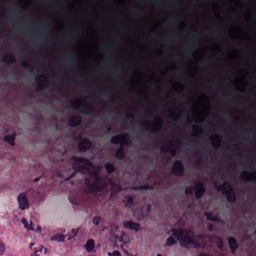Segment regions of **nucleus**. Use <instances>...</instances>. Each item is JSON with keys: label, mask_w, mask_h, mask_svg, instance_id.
<instances>
[{"label": "nucleus", "mask_w": 256, "mask_h": 256, "mask_svg": "<svg viewBox=\"0 0 256 256\" xmlns=\"http://www.w3.org/2000/svg\"><path fill=\"white\" fill-rule=\"evenodd\" d=\"M70 159L74 163L73 169H76L79 173H83V171L88 173V176L85 178V184L91 193H99L105 189L103 177L95 170L93 162L81 156H71Z\"/></svg>", "instance_id": "obj_1"}, {"label": "nucleus", "mask_w": 256, "mask_h": 256, "mask_svg": "<svg viewBox=\"0 0 256 256\" xmlns=\"http://www.w3.org/2000/svg\"><path fill=\"white\" fill-rule=\"evenodd\" d=\"M173 237L180 242L182 247H187V245H194L196 249H204L205 246L197 241H195L191 236H189V230L187 229H171Z\"/></svg>", "instance_id": "obj_2"}, {"label": "nucleus", "mask_w": 256, "mask_h": 256, "mask_svg": "<svg viewBox=\"0 0 256 256\" xmlns=\"http://www.w3.org/2000/svg\"><path fill=\"white\" fill-rule=\"evenodd\" d=\"M129 139V134H119L111 138L110 143H112V145H121L120 148L116 151V159H125V150L123 149V146L129 145Z\"/></svg>", "instance_id": "obj_3"}, {"label": "nucleus", "mask_w": 256, "mask_h": 256, "mask_svg": "<svg viewBox=\"0 0 256 256\" xmlns=\"http://www.w3.org/2000/svg\"><path fill=\"white\" fill-rule=\"evenodd\" d=\"M217 191H221L222 195L226 196L228 203H235L237 201V197L235 196V190L231 183L225 182L224 184L218 185L217 182L214 183Z\"/></svg>", "instance_id": "obj_4"}, {"label": "nucleus", "mask_w": 256, "mask_h": 256, "mask_svg": "<svg viewBox=\"0 0 256 256\" xmlns=\"http://www.w3.org/2000/svg\"><path fill=\"white\" fill-rule=\"evenodd\" d=\"M71 103H72L73 109H76L77 111H79V109H81L82 107L83 110H81V113H84V115H93L95 113V108H93V106L89 105L87 102L76 100Z\"/></svg>", "instance_id": "obj_5"}, {"label": "nucleus", "mask_w": 256, "mask_h": 256, "mask_svg": "<svg viewBox=\"0 0 256 256\" xmlns=\"http://www.w3.org/2000/svg\"><path fill=\"white\" fill-rule=\"evenodd\" d=\"M171 173L172 175H176V177H183L185 173V165L183 164V161L181 160L174 161L172 165Z\"/></svg>", "instance_id": "obj_6"}, {"label": "nucleus", "mask_w": 256, "mask_h": 256, "mask_svg": "<svg viewBox=\"0 0 256 256\" xmlns=\"http://www.w3.org/2000/svg\"><path fill=\"white\" fill-rule=\"evenodd\" d=\"M91 140L89 138H80V142L78 144V149L80 153H85L89 151L92 147Z\"/></svg>", "instance_id": "obj_7"}, {"label": "nucleus", "mask_w": 256, "mask_h": 256, "mask_svg": "<svg viewBox=\"0 0 256 256\" xmlns=\"http://www.w3.org/2000/svg\"><path fill=\"white\" fill-rule=\"evenodd\" d=\"M17 199H18L19 209H21V211H25V209H29V200L27 199V195L25 193H20Z\"/></svg>", "instance_id": "obj_8"}, {"label": "nucleus", "mask_w": 256, "mask_h": 256, "mask_svg": "<svg viewBox=\"0 0 256 256\" xmlns=\"http://www.w3.org/2000/svg\"><path fill=\"white\" fill-rule=\"evenodd\" d=\"M207 189L205 188V184L203 182H196L195 183V197L196 199H201Z\"/></svg>", "instance_id": "obj_9"}, {"label": "nucleus", "mask_w": 256, "mask_h": 256, "mask_svg": "<svg viewBox=\"0 0 256 256\" xmlns=\"http://www.w3.org/2000/svg\"><path fill=\"white\" fill-rule=\"evenodd\" d=\"M124 227L125 229H128L129 231H135V233H139L141 230V224L133 222V221H124Z\"/></svg>", "instance_id": "obj_10"}, {"label": "nucleus", "mask_w": 256, "mask_h": 256, "mask_svg": "<svg viewBox=\"0 0 256 256\" xmlns=\"http://www.w3.org/2000/svg\"><path fill=\"white\" fill-rule=\"evenodd\" d=\"M228 245L232 255H235V253H237V249H239V243H237V239H235V237H229Z\"/></svg>", "instance_id": "obj_11"}, {"label": "nucleus", "mask_w": 256, "mask_h": 256, "mask_svg": "<svg viewBox=\"0 0 256 256\" xmlns=\"http://www.w3.org/2000/svg\"><path fill=\"white\" fill-rule=\"evenodd\" d=\"M205 217L208 221H213V223H223V220L219 216L215 215L213 212H206Z\"/></svg>", "instance_id": "obj_12"}, {"label": "nucleus", "mask_w": 256, "mask_h": 256, "mask_svg": "<svg viewBox=\"0 0 256 256\" xmlns=\"http://www.w3.org/2000/svg\"><path fill=\"white\" fill-rule=\"evenodd\" d=\"M69 127H79L81 125V117L74 116L68 120Z\"/></svg>", "instance_id": "obj_13"}, {"label": "nucleus", "mask_w": 256, "mask_h": 256, "mask_svg": "<svg viewBox=\"0 0 256 256\" xmlns=\"http://www.w3.org/2000/svg\"><path fill=\"white\" fill-rule=\"evenodd\" d=\"M41 77H43V80L39 77L36 78L38 79L37 91H43V89H45V85H47V76L42 75Z\"/></svg>", "instance_id": "obj_14"}, {"label": "nucleus", "mask_w": 256, "mask_h": 256, "mask_svg": "<svg viewBox=\"0 0 256 256\" xmlns=\"http://www.w3.org/2000/svg\"><path fill=\"white\" fill-rule=\"evenodd\" d=\"M2 63H8L15 65L17 63V60L15 59V56L13 54H9V56H4L1 59Z\"/></svg>", "instance_id": "obj_15"}, {"label": "nucleus", "mask_w": 256, "mask_h": 256, "mask_svg": "<svg viewBox=\"0 0 256 256\" xmlns=\"http://www.w3.org/2000/svg\"><path fill=\"white\" fill-rule=\"evenodd\" d=\"M85 249L87 251V253H91L94 251L95 249V240L93 239H89L86 244H85Z\"/></svg>", "instance_id": "obj_16"}, {"label": "nucleus", "mask_w": 256, "mask_h": 256, "mask_svg": "<svg viewBox=\"0 0 256 256\" xmlns=\"http://www.w3.org/2000/svg\"><path fill=\"white\" fill-rule=\"evenodd\" d=\"M105 169H106V172L108 173V175H111L112 173H115V171H117V167H115V164H113L111 162H107L105 164Z\"/></svg>", "instance_id": "obj_17"}, {"label": "nucleus", "mask_w": 256, "mask_h": 256, "mask_svg": "<svg viewBox=\"0 0 256 256\" xmlns=\"http://www.w3.org/2000/svg\"><path fill=\"white\" fill-rule=\"evenodd\" d=\"M69 200L72 205H81L83 203V199L79 196L73 198L72 195L69 196Z\"/></svg>", "instance_id": "obj_18"}, {"label": "nucleus", "mask_w": 256, "mask_h": 256, "mask_svg": "<svg viewBox=\"0 0 256 256\" xmlns=\"http://www.w3.org/2000/svg\"><path fill=\"white\" fill-rule=\"evenodd\" d=\"M67 236L65 235H55L51 237V241H57L58 243H64Z\"/></svg>", "instance_id": "obj_19"}, {"label": "nucleus", "mask_w": 256, "mask_h": 256, "mask_svg": "<svg viewBox=\"0 0 256 256\" xmlns=\"http://www.w3.org/2000/svg\"><path fill=\"white\" fill-rule=\"evenodd\" d=\"M4 141L9 145H15V134L4 136Z\"/></svg>", "instance_id": "obj_20"}, {"label": "nucleus", "mask_w": 256, "mask_h": 256, "mask_svg": "<svg viewBox=\"0 0 256 256\" xmlns=\"http://www.w3.org/2000/svg\"><path fill=\"white\" fill-rule=\"evenodd\" d=\"M35 247V243H30V249L34 250V253L31 256H39L41 253H43V246L40 247V249L37 250Z\"/></svg>", "instance_id": "obj_21"}, {"label": "nucleus", "mask_w": 256, "mask_h": 256, "mask_svg": "<svg viewBox=\"0 0 256 256\" xmlns=\"http://www.w3.org/2000/svg\"><path fill=\"white\" fill-rule=\"evenodd\" d=\"M240 177H241L242 181L249 182V181H251V177H253V174H251L247 171H244L241 173Z\"/></svg>", "instance_id": "obj_22"}, {"label": "nucleus", "mask_w": 256, "mask_h": 256, "mask_svg": "<svg viewBox=\"0 0 256 256\" xmlns=\"http://www.w3.org/2000/svg\"><path fill=\"white\" fill-rule=\"evenodd\" d=\"M134 189L136 191H149L151 189H153V186L149 185V184H143V185H140L138 187H134Z\"/></svg>", "instance_id": "obj_23"}, {"label": "nucleus", "mask_w": 256, "mask_h": 256, "mask_svg": "<svg viewBox=\"0 0 256 256\" xmlns=\"http://www.w3.org/2000/svg\"><path fill=\"white\" fill-rule=\"evenodd\" d=\"M125 206L126 207H133V204L135 203V199L133 196H125Z\"/></svg>", "instance_id": "obj_24"}, {"label": "nucleus", "mask_w": 256, "mask_h": 256, "mask_svg": "<svg viewBox=\"0 0 256 256\" xmlns=\"http://www.w3.org/2000/svg\"><path fill=\"white\" fill-rule=\"evenodd\" d=\"M177 244V240H175V238H173V236H170L167 240H166V245L167 247H173V245Z\"/></svg>", "instance_id": "obj_25"}, {"label": "nucleus", "mask_w": 256, "mask_h": 256, "mask_svg": "<svg viewBox=\"0 0 256 256\" xmlns=\"http://www.w3.org/2000/svg\"><path fill=\"white\" fill-rule=\"evenodd\" d=\"M22 223H23L25 229H28L30 231H35V228H33V225L29 226V222H27V219L23 218Z\"/></svg>", "instance_id": "obj_26"}, {"label": "nucleus", "mask_w": 256, "mask_h": 256, "mask_svg": "<svg viewBox=\"0 0 256 256\" xmlns=\"http://www.w3.org/2000/svg\"><path fill=\"white\" fill-rule=\"evenodd\" d=\"M71 234H72V236L68 237V241H70V239H75V237H77V235L79 234V230L78 229H72Z\"/></svg>", "instance_id": "obj_27"}, {"label": "nucleus", "mask_w": 256, "mask_h": 256, "mask_svg": "<svg viewBox=\"0 0 256 256\" xmlns=\"http://www.w3.org/2000/svg\"><path fill=\"white\" fill-rule=\"evenodd\" d=\"M21 67H23L24 69H29V71H33V67H31V65H29V63L25 61L21 62Z\"/></svg>", "instance_id": "obj_28"}, {"label": "nucleus", "mask_w": 256, "mask_h": 256, "mask_svg": "<svg viewBox=\"0 0 256 256\" xmlns=\"http://www.w3.org/2000/svg\"><path fill=\"white\" fill-rule=\"evenodd\" d=\"M92 221H93V224L97 226L101 223V217L96 216V217L93 218Z\"/></svg>", "instance_id": "obj_29"}, {"label": "nucleus", "mask_w": 256, "mask_h": 256, "mask_svg": "<svg viewBox=\"0 0 256 256\" xmlns=\"http://www.w3.org/2000/svg\"><path fill=\"white\" fill-rule=\"evenodd\" d=\"M139 127H140V129H142V131H150L151 133H154V134L157 133V131H153V130L145 128V124H140Z\"/></svg>", "instance_id": "obj_30"}, {"label": "nucleus", "mask_w": 256, "mask_h": 256, "mask_svg": "<svg viewBox=\"0 0 256 256\" xmlns=\"http://www.w3.org/2000/svg\"><path fill=\"white\" fill-rule=\"evenodd\" d=\"M185 195H193V187L186 188Z\"/></svg>", "instance_id": "obj_31"}, {"label": "nucleus", "mask_w": 256, "mask_h": 256, "mask_svg": "<svg viewBox=\"0 0 256 256\" xmlns=\"http://www.w3.org/2000/svg\"><path fill=\"white\" fill-rule=\"evenodd\" d=\"M5 253V243L0 242V255H3Z\"/></svg>", "instance_id": "obj_32"}, {"label": "nucleus", "mask_w": 256, "mask_h": 256, "mask_svg": "<svg viewBox=\"0 0 256 256\" xmlns=\"http://www.w3.org/2000/svg\"><path fill=\"white\" fill-rule=\"evenodd\" d=\"M108 255L109 256H121V252L114 250L112 253L108 252Z\"/></svg>", "instance_id": "obj_33"}, {"label": "nucleus", "mask_w": 256, "mask_h": 256, "mask_svg": "<svg viewBox=\"0 0 256 256\" xmlns=\"http://www.w3.org/2000/svg\"><path fill=\"white\" fill-rule=\"evenodd\" d=\"M169 153H170V155H172V157H175V155L177 154V150L175 148H171L169 150Z\"/></svg>", "instance_id": "obj_34"}, {"label": "nucleus", "mask_w": 256, "mask_h": 256, "mask_svg": "<svg viewBox=\"0 0 256 256\" xmlns=\"http://www.w3.org/2000/svg\"><path fill=\"white\" fill-rule=\"evenodd\" d=\"M218 241H219L218 247H219L220 249H223V240H221V238H219Z\"/></svg>", "instance_id": "obj_35"}, {"label": "nucleus", "mask_w": 256, "mask_h": 256, "mask_svg": "<svg viewBox=\"0 0 256 256\" xmlns=\"http://www.w3.org/2000/svg\"><path fill=\"white\" fill-rule=\"evenodd\" d=\"M126 118L128 121H131V119H135V116H130L129 114H126Z\"/></svg>", "instance_id": "obj_36"}, {"label": "nucleus", "mask_w": 256, "mask_h": 256, "mask_svg": "<svg viewBox=\"0 0 256 256\" xmlns=\"http://www.w3.org/2000/svg\"><path fill=\"white\" fill-rule=\"evenodd\" d=\"M208 230H209V231H213V225H209V226H208Z\"/></svg>", "instance_id": "obj_37"}, {"label": "nucleus", "mask_w": 256, "mask_h": 256, "mask_svg": "<svg viewBox=\"0 0 256 256\" xmlns=\"http://www.w3.org/2000/svg\"><path fill=\"white\" fill-rule=\"evenodd\" d=\"M146 127H149L151 125V122H145Z\"/></svg>", "instance_id": "obj_38"}, {"label": "nucleus", "mask_w": 256, "mask_h": 256, "mask_svg": "<svg viewBox=\"0 0 256 256\" xmlns=\"http://www.w3.org/2000/svg\"><path fill=\"white\" fill-rule=\"evenodd\" d=\"M102 95H105L106 97H109L105 91L102 92Z\"/></svg>", "instance_id": "obj_39"}, {"label": "nucleus", "mask_w": 256, "mask_h": 256, "mask_svg": "<svg viewBox=\"0 0 256 256\" xmlns=\"http://www.w3.org/2000/svg\"><path fill=\"white\" fill-rule=\"evenodd\" d=\"M108 133H111V127L107 128Z\"/></svg>", "instance_id": "obj_40"}, {"label": "nucleus", "mask_w": 256, "mask_h": 256, "mask_svg": "<svg viewBox=\"0 0 256 256\" xmlns=\"http://www.w3.org/2000/svg\"><path fill=\"white\" fill-rule=\"evenodd\" d=\"M40 178H35L34 179V183H37V181H39Z\"/></svg>", "instance_id": "obj_41"}, {"label": "nucleus", "mask_w": 256, "mask_h": 256, "mask_svg": "<svg viewBox=\"0 0 256 256\" xmlns=\"http://www.w3.org/2000/svg\"><path fill=\"white\" fill-rule=\"evenodd\" d=\"M70 57L73 59V61H76V59L73 55H70Z\"/></svg>", "instance_id": "obj_42"}, {"label": "nucleus", "mask_w": 256, "mask_h": 256, "mask_svg": "<svg viewBox=\"0 0 256 256\" xmlns=\"http://www.w3.org/2000/svg\"><path fill=\"white\" fill-rule=\"evenodd\" d=\"M43 26H44V27H47V22H44V23H43Z\"/></svg>", "instance_id": "obj_43"}, {"label": "nucleus", "mask_w": 256, "mask_h": 256, "mask_svg": "<svg viewBox=\"0 0 256 256\" xmlns=\"http://www.w3.org/2000/svg\"><path fill=\"white\" fill-rule=\"evenodd\" d=\"M196 157H198L199 159H201V155H199V154H196Z\"/></svg>", "instance_id": "obj_44"}, {"label": "nucleus", "mask_w": 256, "mask_h": 256, "mask_svg": "<svg viewBox=\"0 0 256 256\" xmlns=\"http://www.w3.org/2000/svg\"><path fill=\"white\" fill-rule=\"evenodd\" d=\"M37 229H38V231H41V227L40 226H38Z\"/></svg>", "instance_id": "obj_45"}, {"label": "nucleus", "mask_w": 256, "mask_h": 256, "mask_svg": "<svg viewBox=\"0 0 256 256\" xmlns=\"http://www.w3.org/2000/svg\"><path fill=\"white\" fill-rule=\"evenodd\" d=\"M254 178H255L254 181H256V173L254 174Z\"/></svg>", "instance_id": "obj_46"}, {"label": "nucleus", "mask_w": 256, "mask_h": 256, "mask_svg": "<svg viewBox=\"0 0 256 256\" xmlns=\"http://www.w3.org/2000/svg\"><path fill=\"white\" fill-rule=\"evenodd\" d=\"M46 61H49V58H44Z\"/></svg>", "instance_id": "obj_47"}, {"label": "nucleus", "mask_w": 256, "mask_h": 256, "mask_svg": "<svg viewBox=\"0 0 256 256\" xmlns=\"http://www.w3.org/2000/svg\"><path fill=\"white\" fill-rule=\"evenodd\" d=\"M212 145H215V141H212Z\"/></svg>", "instance_id": "obj_48"}, {"label": "nucleus", "mask_w": 256, "mask_h": 256, "mask_svg": "<svg viewBox=\"0 0 256 256\" xmlns=\"http://www.w3.org/2000/svg\"><path fill=\"white\" fill-rule=\"evenodd\" d=\"M66 41H69V38H65Z\"/></svg>", "instance_id": "obj_49"}, {"label": "nucleus", "mask_w": 256, "mask_h": 256, "mask_svg": "<svg viewBox=\"0 0 256 256\" xmlns=\"http://www.w3.org/2000/svg\"><path fill=\"white\" fill-rule=\"evenodd\" d=\"M157 256H163V255H161V254H158Z\"/></svg>", "instance_id": "obj_50"}, {"label": "nucleus", "mask_w": 256, "mask_h": 256, "mask_svg": "<svg viewBox=\"0 0 256 256\" xmlns=\"http://www.w3.org/2000/svg\"><path fill=\"white\" fill-rule=\"evenodd\" d=\"M216 139H219V136H217Z\"/></svg>", "instance_id": "obj_51"}]
</instances>
